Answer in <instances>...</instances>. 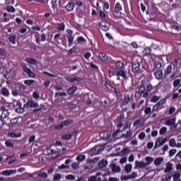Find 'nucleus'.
I'll return each mask as SVG.
<instances>
[{
  "instance_id": "79ce46f5",
  "label": "nucleus",
  "mask_w": 181,
  "mask_h": 181,
  "mask_svg": "<svg viewBox=\"0 0 181 181\" xmlns=\"http://www.w3.org/2000/svg\"><path fill=\"white\" fill-rule=\"evenodd\" d=\"M124 170L127 172V173H131V172L132 170V165H131V164L126 165Z\"/></svg>"
},
{
  "instance_id": "864d4df0",
  "label": "nucleus",
  "mask_w": 181,
  "mask_h": 181,
  "mask_svg": "<svg viewBox=\"0 0 181 181\" xmlns=\"http://www.w3.org/2000/svg\"><path fill=\"white\" fill-rule=\"evenodd\" d=\"M38 177H42V179H46L47 177V173H40L37 175Z\"/></svg>"
},
{
  "instance_id": "f257e3e1",
  "label": "nucleus",
  "mask_w": 181,
  "mask_h": 181,
  "mask_svg": "<svg viewBox=\"0 0 181 181\" xmlns=\"http://www.w3.org/2000/svg\"><path fill=\"white\" fill-rule=\"evenodd\" d=\"M131 123H127L124 124L123 129H117L115 132H114L112 136L115 139H119V138H122V136H124V138H131L132 136V132H131Z\"/></svg>"
},
{
  "instance_id": "6e6d98bb",
  "label": "nucleus",
  "mask_w": 181,
  "mask_h": 181,
  "mask_svg": "<svg viewBox=\"0 0 181 181\" xmlns=\"http://www.w3.org/2000/svg\"><path fill=\"white\" fill-rule=\"evenodd\" d=\"M177 153V150L173 148V149H171L170 151H169V156L170 157H173V156L175 155V153Z\"/></svg>"
},
{
  "instance_id": "9d476101",
  "label": "nucleus",
  "mask_w": 181,
  "mask_h": 181,
  "mask_svg": "<svg viewBox=\"0 0 181 181\" xmlns=\"http://www.w3.org/2000/svg\"><path fill=\"white\" fill-rule=\"evenodd\" d=\"M74 8H76V4L73 1L68 2V4L64 6V9L66 12H73V11H74Z\"/></svg>"
},
{
  "instance_id": "052dcab7",
  "label": "nucleus",
  "mask_w": 181,
  "mask_h": 181,
  "mask_svg": "<svg viewBox=\"0 0 181 181\" xmlns=\"http://www.w3.org/2000/svg\"><path fill=\"white\" fill-rule=\"evenodd\" d=\"M75 4L77 6H79V7H81L83 6V5H84V4H83V1H81V0H76Z\"/></svg>"
},
{
  "instance_id": "c03bdc74",
  "label": "nucleus",
  "mask_w": 181,
  "mask_h": 181,
  "mask_svg": "<svg viewBox=\"0 0 181 181\" xmlns=\"http://www.w3.org/2000/svg\"><path fill=\"white\" fill-rule=\"evenodd\" d=\"M146 161L147 162L146 164L151 165L153 162V158L150 157V156H147L145 158Z\"/></svg>"
},
{
  "instance_id": "423d86ee",
  "label": "nucleus",
  "mask_w": 181,
  "mask_h": 181,
  "mask_svg": "<svg viewBox=\"0 0 181 181\" xmlns=\"http://www.w3.org/2000/svg\"><path fill=\"white\" fill-rule=\"evenodd\" d=\"M16 106L18 107L16 108V112H18V114H23L25 112V108L22 107V103H21V101L18 100L16 105H13V108H15Z\"/></svg>"
},
{
  "instance_id": "f8f14e48",
  "label": "nucleus",
  "mask_w": 181,
  "mask_h": 181,
  "mask_svg": "<svg viewBox=\"0 0 181 181\" xmlns=\"http://www.w3.org/2000/svg\"><path fill=\"white\" fill-rule=\"evenodd\" d=\"M110 23L107 21H103L100 23V28L104 31V32H108L110 30Z\"/></svg>"
},
{
  "instance_id": "4be33fe9",
  "label": "nucleus",
  "mask_w": 181,
  "mask_h": 181,
  "mask_svg": "<svg viewBox=\"0 0 181 181\" xmlns=\"http://www.w3.org/2000/svg\"><path fill=\"white\" fill-rule=\"evenodd\" d=\"M110 166L112 168V172H115V173L121 172V167L117 166L115 163H111Z\"/></svg>"
},
{
  "instance_id": "58836bf2",
  "label": "nucleus",
  "mask_w": 181,
  "mask_h": 181,
  "mask_svg": "<svg viewBox=\"0 0 181 181\" xmlns=\"http://www.w3.org/2000/svg\"><path fill=\"white\" fill-rule=\"evenodd\" d=\"M6 9L7 12H11V13H15V12H16V9H15L13 6H6Z\"/></svg>"
},
{
  "instance_id": "7c9ffc66",
  "label": "nucleus",
  "mask_w": 181,
  "mask_h": 181,
  "mask_svg": "<svg viewBox=\"0 0 181 181\" xmlns=\"http://www.w3.org/2000/svg\"><path fill=\"white\" fill-rule=\"evenodd\" d=\"M102 84H103V86H105L107 90H111L112 88V86H111V85L107 82L106 78H102Z\"/></svg>"
},
{
  "instance_id": "7ed1b4c3",
  "label": "nucleus",
  "mask_w": 181,
  "mask_h": 181,
  "mask_svg": "<svg viewBox=\"0 0 181 181\" xmlns=\"http://www.w3.org/2000/svg\"><path fill=\"white\" fill-rule=\"evenodd\" d=\"M74 122L73 119H66L65 121L62 122L59 124L55 125L54 129H63L64 127H68V125H71Z\"/></svg>"
},
{
  "instance_id": "5701e85b",
  "label": "nucleus",
  "mask_w": 181,
  "mask_h": 181,
  "mask_svg": "<svg viewBox=\"0 0 181 181\" xmlns=\"http://www.w3.org/2000/svg\"><path fill=\"white\" fill-rule=\"evenodd\" d=\"M144 57H149L151 54V47H146L143 50Z\"/></svg>"
},
{
  "instance_id": "4468645a",
  "label": "nucleus",
  "mask_w": 181,
  "mask_h": 181,
  "mask_svg": "<svg viewBox=\"0 0 181 181\" xmlns=\"http://www.w3.org/2000/svg\"><path fill=\"white\" fill-rule=\"evenodd\" d=\"M154 76L156 79L161 80L163 78V69H158V71H156L154 73Z\"/></svg>"
},
{
  "instance_id": "a18cd8bd",
  "label": "nucleus",
  "mask_w": 181,
  "mask_h": 181,
  "mask_svg": "<svg viewBox=\"0 0 181 181\" xmlns=\"http://www.w3.org/2000/svg\"><path fill=\"white\" fill-rule=\"evenodd\" d=\"M99 16L101 19H105V18H107V14H105V12L102 9L99 11Z\"/></svg>"
},
{
  "instance_id": "13d9d810",
  "label": "nucleus",
  "mask_w": 181,
  "mask_h": 181,
  "mask_svg": "<svg viewBox=\"0 0 181 181\" xmlns=\"http://www.w3.org/2000/svg\"><path fill=\"white\" fill-rule=\"evenodd\" d=\"M167 132V127H163L160 129V135H164L165 132Z\"/></svg>"
},
{
  "instance_id": "1a4fd4ad",
  "label": "nucleus",
  "mask_w": 181,
  "mask_h": 181,
  "mask_svg": "<svg viewBox=\"0 0 181 181\" xmlns=\"http://www.w3.org/2000/svg\"><path fill=\"white\" fill-rule=\"evenodd\" d=\"M67 32V40L69 42V46H71L73 45V40H74V36H73V30L68 29L66 30Z\"/></svg>"
},
{
  "instance_id": "6ab92c4d",
  "label": "nucleus",
  "mask_w": 181,
  "mask_h": 181,
  "mask_svg": "<svg viewBox=\"0 0 181 181\" xmlns=\"http://www.w3.org/2000/svg\"><path fill=\"white\" fill-rule=\"evenodd\" d=\"M116 76H119L120 77L124 78V80H127V71L124 69H119L118 71H117Z\"/></svg>"
},
{
  "instance_id": "5fc2aeb1",
  "label": "nucleus",
  "mask_w": 181,
  "mask_h": 181,
  "mask_svg": "<svg viewBox=\"0 0 181 181\" xmlns=\"http://www.w3.org/2000/svg\"><path fill=\"white\" fill-rule=\"evenodd\" d=\"M160 100V97L157 96V95H154L153 96V98L151 99V102L152 103H156L157 101H158Z\"/></svg>"
},
{
  "instance_id": "ea45409f",
  "label": "nucleus",
  "mask_w": 181,
  "mask_h": 181,
  "mask_svg": "<svg viewBox=\"0 0 181 181\" xmlns=\"http://www.w3.org/2000/svg\"><path fill=\"white\" fill-rule=\"evenodd\" d=\"M35 83H36V81L33 79H28L24 81V84H25V86H32L35 84Z\"/></svg>"
},
{
  "instance_id": "338daca9",
  "label": "nucleus",
  "mask_w": 181,
  "mask_h": 181,
  "mask_svg": "<svg viewBox=\"0 0 181 181\" xmlns=\"http://www.w3.org/2000/svg\"><path fill=\"white\" fill-rule=\"evenodd\" d=\"M151 112V107H147L145 110L144 112L146 115H148L150 112Z\"/></svg>"
},
{
  "instance_id": "bf43d9fd",
  "label": "nucleus",
  "mask_w": 181,
  "mask_h": 181,
  "mask_svg": "<svg viewBox=\"0 0 181 181\" xmlns=\"http://www.w3.org/2000/svg\"><path fill=\"white\" fill-rule=\"evenodd\" d=\"M90 57H91V52H86L85 54H84V58L86 60H88V59H90Z\"/></svg>"
},
{
  "instance_id": "6e6552de",
  "label": "nucleus",
  "mask_w": 181,
  "mask_h": 181,
  "mask_svg": "<svg viewBox=\"0 0 181 181\" xmlns=\"http://www.w3.org/2000/svg\"><path fill=\"white\" fill-rule=\"evenodd\" d=\"M23 70L24 73H26L29 77H31L32 78H35L36 77V74L29 67H28L26 65L23 66Z\"/></svg>"
},
{
  "instance_id": "c9c22d12",
  "label": "nucleus",
  "mask_w": 181,
  "mask_h": 181,
  "mask_svg": "<svg viewBox=\"0 0 181 181\" xmlns=\"http://www.w3.org/2000/svg\"><path fill=\"white\" fill-rule=\"evenodd\" d=\"M163 162V158L161 157L156 158L154 161V164L156 166H159L161 165V163Z\"/></svg>"
},
{
  "instance_id": "0eeeda50",
  "label": "nucleus",
  "mask_w": 181,
  "mask_h": 181,
  "mask_svg": "<svg viewBox=\"0 0 181 181\" xmlns=\"http://www.w3.org/2000/svg\"><path fill=\"white\" fill-rule=\"evenodd\" d=\"M115 64V67L116 69V71L118 70H122L125 68V65L124 64V62L121 60H117L113 62Z\"/></svg>"
},
{
  "instance_id": "37998d69",
  "label": "nucleus",
  "mask_w": 181,
  "mask_h": 181,
  "mask_svg": "<svg viewBox=\"0 0 181 181\" xmlns=\"http://www.w3.org/2000/svg\"><path fill=\"white\" fill-rule=\"evenodd\" d=\"M169 145L171 148H175L176 147V141L174 138L171 139L170 141H169Z\"/></svg>"
},
{
  "instance_id": "72a5a7b5",
  "label": "nucleus",
  "mask_w": 181,
  "mask_h": 181,
  "mask_svg": "<svg viewBox=\"0 0 181 181\" xmlns=\"http://www.w3.org/2000/svg\"><path fill=\"white\" fill-rule=\"evenodd\" d=\"M15 172L13 170H6L2 172V175H4V176H11V175H13Z\"/></svg>"
},
{
  "instance_id": "ddd939ff",
  "label": "nucleus",
  "mask_w": 181,
  "mask_h": 181,
  "mask_svg": "<svg viewBox=\"0 0 181 181\" xmlns=\"http://www.w3.org/2000/svg\"><path fill=\"white\" fill-rule=\"evenodd\" d=\"M25 105L28 106L29 108H38L39 103L33 100H28Z\"/></svg>"
},
{
  "instance_id": "2f4dec72",
  "label": "nucleus",
  "mask_w": 181,
  "mask_h": 181,
  "mask_svg": "<svg viewBox=\"0 0 181 181\" xmlns=\"http://www.w3.org/2000/svg\"><path fill=\"white\" fill-rule=\"evenodd\" d=\"M175 122L176 118L169 119L165 122V125H168V127H171V125H174Z\"/></svg>"
},
{
  "instance_id": "f704fd0d",
  "label": "nucleus",
  "mask_w": 181,
  "mask_h": 181,
  "mask_svg": "<svg viewBox=\"0 0 181 181\" xmlns=\"http://www.w3.org/2000/svg\"><path fill=\"white\" fill-rule=\"evenodd\" d=\"M76 16H78V18H83V16H84V11L80 9V8H77Z\"/></svg>"
},
{
  "instance_id": "de8ad7c7",
  "label": "nucleus",
  "mask_w": 181,
  "mask_h": 181,
  "mask_svg": "<svg viewBox=\"0 0 181 181\" xmlns=\"http://www.w3.org/2000/svg\"><path fill=\"white\" fill-rule=\"evenodd\" d=\"M86 160V156L85 155H78L76 157V160H78V162H83V160Z\"/></svg>"
},
{
  "instance_id": "9b49d317",
  "label": "nucleus",
  "mask_w": 181,
  "mask_h": 181,
  "mask_svg": "<svg viewBox=\"0 0 181 181\" xmlns=\"http://www.w3.org/2000/svg\"><path fill=\"white\" fill-rule=\"evenodd\" d=\"M0 111L2 112L1 118H8L9 117V110L6 109L5 106H1L0 107Z\"/></svg>"
},
{
  "instance_id": "e2e57ef3",
  "label": "nucleus",
  "mask_w": 181,
  "mask_h": 181,
  "mask_svg": "<svg viewBox=\"0 0 181 181\" xmlns=\"http://www.w3.org/2000/svg\"><path fill=\"white\" fill-rule=\"evenodd\" d=\"M153 90V86L151 84H148L146 86V93L151 92Z\"/></svg>"
},
{
  "instance_id": "cd10ccee",
  "label": "nucleus",
  "mask_w": 181,
  "mask_h": 181,
  "mask_svg": "<svg viewBox=\"0 0 181 181\" xmlns=\"http://www.w3.org/2000/svg\"><path fill=\"white\" fill-rule=\"evenodd\" d=\"M8 136L9 138H21V136H22V133L16 134V133L11 132L8 134Z\"/></svg>"
},
{
  "instance_id": "20e7f679",
  "label": "nucleus",
  "mask_w": 181,
  "mask_h": 181,
  "mask_svg": "<svg viewBox=\"0 0 181 181\" xmlns=\"http://www.w3.org/2000/svg\"><path fill=\"white\" fill-rule=\"evenodd\" d=\"M145 83H146V81H141V85L139 88V93L141 95H143V97L146 98L148 96L149 94L146 91V88L144 86Z\"/></svg>"
},
{
  "instance_id": "f03ea898",
  "label": "nucleus",
  "mask_w": 181,
  "mask_h": 181,
  "mask_svg": "<svg viewBox=\"0 0 181 181\" xmlns=\"http://www.w3.org/2000/svg\"><path fill=\"white\" fill-rule=\"evenodd\" d=\"M114 12L116 15H119V13H120V16H118V18H122V19H124V18H125V14L121 13L122 12V5L120 2H117L115 4Z\"/></svg>"
},
{
  "instance_id": "774afa93",
  "label": "nucleus",
  "mask_w": 181,
  "mask_h": 181,
  "mask_svg": "<svg viewBox=\"0 0 181 181\" xmlns=\"http://www.w3.org/2000/svg\"><path fill=\"white\" fill-rule=\"evenodd\" d=\"M176 109L175 107H172L169 110V115H173L175 112Z\"/></svg>"
},
{
  "instance_id": "dca6fc26",
  "label": "nucleus",
  "mask_w": 181,
  "mask_h": 181,
  "mask_svg": "<svg viewBox=\"0 0 181 181\" xmlns=\"http://www.w3.org/2000/svg\"><path fill=\"white\" fill-rule=\"evenodd\" d=\"M136 177V173L134 172L132 175H124L121 177V180H129V179H134Z\"/></svg>"
},
{
  "instance_id": "473e14b6",
  "label": "nucleus",
  "mask_w": 181,
  "mask_h": 181,
  "mask_svg": "<svg viewBox=\"0 0 181 181\" xmlns=\"http://www.w3.org/2000/svg\"><path fill=\"white\" fill-rule=\"evenodd\" d=\"M107 165H108V161H107V160H101L98 163V166L100 168H105V166H107Z\"/></svg>"
},
{
  "instance_id": "b1692460",
  "label": "nucleus",
  "mask_w": 181,
  "mask_h": 181,
  "mask_svg": "<svg viewBox=\"0 0 181 181\" xmlns=\"http://www.w3.org/2000/svg\"><path fill=\"white\" fill-rule=\"evenodd\" d=\"M76 132H77L74 131L72 132L71 134H68L62 135V139H64V141H70V139H71V138H72V135H74V134H76Z\"/></svg>"
},
{
  "instance_id": "8fccbe9b",
  "label": "nucleus",
  "mask_w": 181,
  "mask_h": 181,
  "mask_svg": "<svg viewBox=\"0 0 181 181\" xmlns=\"http://www.w3.org/2000/svg\"><path fill=\"white\" fill-rule=\"evenodd\" d=\"M5 145L6 148H13V143L11 142L10 141H6Z\"/></svg>"
},
{
  "instance_id": "a878e982",
  "label": "nucleus",
  "mask_w": 181,
  "mask_h": 181,
  "mask_svg": "<svg viewBox=\"0 0 181 181\" xmlns=\"http://www.w3.org/2000/svg\"><path fill=\"white\" fill-rule=\"evenodd\" d=\"M172 69H173V66L171 64L167 66V68L165 69L164 77H167L169 75H170L172 73Z\"/></svg>"
},
{
  "instance_id": "603ef678",
  "label": "nucleus",
  "mask_w": 181,
  "mask_h": 181,
  "mask_svg": "<svg viewBox=\"0 0 181 181\" xmlns=\"http://www.w3.org/2000/svg\"><path fill=\"white\" fill-rule=\"evenodd\" d=\"M173 177L174 181H178L179 178L180 177V174L175 173L174 175H173Z\"/></svg>"
},
{
  "instance_id": "09e8293b",
  "label": "nucleus",
  "mask_w": 181,
  "mask_h": 181,
  "mask_svg": "<svg viewBox=\"0 0 181 181\" xmlns=\"http://www.w3.org/2000/svg\"><path fill=\"white\" fill-rule=\"evenodd\" d=\"M120 153H122V155H128V153H129V148H124Z\"/></svg>"
},
{
  "instance_id": "bb28decb",
  "label": "nucleus",
  "mask_w": 181,
  "mask_h": 181,
  "mask_svg": "<svg viewBox=\"0 0 181 181\" xmlns=\"http://www.w3.org/2000/svg\"><path fill=\"white\" fill-rule=\"evenodd\" d=\"M1 93L4 97H9L10 95L9 90H8V88L6 87H3L1 88Z\"/></svg>"
},
{
  "instance_id": "3c124183",
  "label": "nucleus",
  "mask_w": 181,
  "mask_h": 181,
  "mask_svg": "<svg viewBox=\"0 0 181 181\" xmlns=\"http://www.w3.org/2000/svg\"><path fill=\"white\" fill-rule=\"evenodd\" d=\"M65 179H66V180H74L76 177L71 174H69L65 177Z\"/></svg>"
},
{
  "instance_id": "2eb2a0df",
  "label": "nucleus",
  "mask_w": 181,
  "mask_h": 181,
  "mask_svg": "<svg viewBox=\"0 0 181 181\" xmlns=\"http://www.w3.org/2000/svg\"><path fill=\"white\" fill-rule=\"evenodd\" d=\"M100 136L101 139H105V141H108L110 139V132L107 131H104L100 133Z\"/></svg>"
},
{
  "instance_id": "a19ab883",
  "label": "nucleus",
  "mask_w": 181,
  "mask_h": 181,
  "mask_svg": "<svg viewBox=\"0 0 181 181\" xmlns=\"http://www.w3.org/2000/svg\"><path fill=\"white\" fill-rule=\"evenodd\" d=\"M67 95V94L66 93V92H57L55 93L54 95V98H57V97H66Z\"/></svg>"
},
{
  "instance_id": "0e129e2a",
  "label": "nucleus",
  "mask_w": 181,
  "mask_h": 181,
  "mask_svg": "<svg viewBox=\"0 0 181 181\" xmlns=\"http://www.w3.org/2000/svg\"><path fill=\"white\" fill-rule=\"evenodd\" d=\"M146 134L144 132H141L139 134V139L140 140H144L145 139Z\"/></svg>"
},
{
  "instance_id": "a211bd4d",
  "label": "nucleus",
  "mask_w": 181,
  "mask_h": 181,
  "mask_svg": "<svg viewBox=\"0 0 181 181\" xmlns=\"http://www.w3.org/2000/svg\"><path fill=\"white\" fill-rule=\"evenodd\" d=\"M78 88L76 86H72L71 87L69 88L66 90V93L69 95H73V94H74V93H76V91H77Z\"/></svg>"
},
{
  "instance_id": "412c9836",
  "label": "nucleus",
  "mask_w": 181,
  "mask_h": 181,
  "mask_svg": "<svg viewBox=\"0 0 181 181\" xmlns=\"http://www.w3.org/2000/svg\"><path fill=\"white\" fill-rule=\"evenodd\" d=\"M86 42H87V40H86V38H84V37L83 36H79L77 37L76 41H74V44L75 45H83V43H86Z\"/></svg>"
},
{
  "instance_id": "680f3d73",
  "label": "nucleus",
  "mask_w": 181,
  "mask_h": 181,
  "mask_svg": "<svg viewBox=\"0 0 181 181\" xmlns=\"http://www.w3.org/2000/svg\"><path fill=\"white\" fill-rule=\"evenodd\" d=\"M90 69H93V70H98V66L95 64H93V62L90 64Z\"/></svg>"
},
{
  "instance_id": "aec40b11",
  "label": "nucleus",
  "mask_w": 181,
  "mask_h": 181,
  "mask_svg": "<svg viewBox=\"0 0 181 181\" xmlns=\"http://www.w3.org/2000/svg\"><path fill=\"white\" fill-rule=\"evenodd\" d=\"M66 81H69V83H74V81H83V78H81L78 76H75L74 78L66 77Z\"/></svg>"
},
{
  "instance_id": "c756f323",
  "label": "nucleus",
  "mask_w": 181,
  "mask_h": 181,
  "mask_svg": "<svg viewBox=\"0 0 181 181\" xmlns=\"http://www.w3.org/2000/svg\"><path fill=\"white\" fill-rule=\"evenodd\" d=\"M99 57L102 60V62H107L108 60V55L105 52L99 53Z\"/></svg>"
},
{
  "instance_id": "4c0bfd02",
  "label": "nucleus",
  "mask_w": 181,
  "mask_h": 181,
  "mask_svg": "<svg viewBox=\"0 0 181 181\" xmlns=\"http://www.w3.org/2000/svg\"><path fill=\"white\" fill-rule=\"evenodd\" d=\"M64 29H66V25L64 23L57 24V30H60L61 32H64Z\"/></svg>"
},
{
  "instance_id": "c85d7f7f",
  "label": "nucleus",
  "mask_w": 181,
  "mask_h": 181,
  "mask_svg": "<svg viewBox=\"0 0 181 181\" xmlns=\"http://www.w3.org/2000/svg\"><path fill=\"white\" fill-rule=\"evenodd\" d=\"M173 163H171L170 162H168L166 164V168L165 169V173H168L170 172H171L173 170Z\"/></svg>"
},
{
  "instance_id": "69168bd1",
  "label": "nucleus",
  "mask_w": 181,
  "mask_h": 181,
  "mask_svg": "<svg viewBox=\"0 0 181 181\" xmlns=\"http://www.w3.org/2000/svg\"><path fill=\"white\" fill-rule=\"evenodd\" d=\"M88 181H97V176H95V175L90 176L88 177Z\"/></svg>"
},
{
  "instance_id": "39448f33",
  "label": "nucleus",
  "mask_w": 181,
  "mask_h": 181,
  "mask_svg": "<svg viewBox=\"0 0 181 181\" xmlns=\"http://www.w3.org/2000/svg\"><path fill=\"white\" fill-rule=\"evenodd\" d=\"M122 103L120 104V107H122L124 105H128L131 102V96L128 95V93H124L123 98H122Z\"/></svg>"
},
{
  "instance_id": "4d7b16f0",
  "label": "nucleus",
  "mask_w": 181,
  "mask_h": 181,
  "mask_svg": "<svg viewBox=\"0 0 181 181\" xmlns=\"http://www.w3.org/2000/svg\"><path fill=\"white\" fill-rule=\"evenodd\" d=\"M180 82H181L180 79H177V80H175V81L173 82V86H174L175 88H177V87L179 86V85L180 84Z\"/></svg>"
},
{
  "instance_id": "49530a36",
  "label": "nucleus",
  "mask_w": 181,
  "mask_h": 181,
  "mask_svg": "<svg viewBox=\"0 0 181 181\" xmlns=\"http://www.w3.org/2000/svg\"><path fill=\"white\" fill-rule=\"evenodd\" d=\"M51 5H52V9L54 10L57 9V6H58L57 0H52L51 2Z\"/></svg>"
},
{
  "instance_id": "393cba45",
  "label": "nucleus",
  "mask_w": 181,
  "mask_h": 181,
  "mask_svg": "<svg viewBox=\"0 0 181 181\" xmlns=\"http://www.w3.org/2000/svg\"><path fill=\"white\" fill-rule=\"evenodd\" d=\"M161 138L159 137L158 139L156 141V144H155V146H154V149H156L158 148V147H160L162 146L163 145H164L165 143V141H161Z\"/></svg>"
},
{
  "instance_id": "f3484780",
  "label": "nucleus",
  "mask_w": 181,
  "mask_h": 181,
  "mask_svg": "<svg viewBox=\"0 0 181 181\" xmlns=\"http://www.w3.org/2000/svg\"><path fill=\"white\" fill-rule=\"evenodd\" d=\"M25 62L31 66H36L37 64V61L35 59L30 57L25 58Z\"/></svg>"
},
{
  "instance_id": "e433bc0d",
  "label": "nucleus",
  "mask_w": 181,
  "mask_h": 181,
  "mask_svg": "<svg viewBox=\"0 0 181 181\" xmlns=\"http://www.w3.org/2000/svg\"><path fill=\"white\" fill-rule=\"evenodd\" d=\"M8 40H9L10 43H11V45H16V35H11L8 37Z\"/></svg>"
}]
</instances>
